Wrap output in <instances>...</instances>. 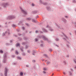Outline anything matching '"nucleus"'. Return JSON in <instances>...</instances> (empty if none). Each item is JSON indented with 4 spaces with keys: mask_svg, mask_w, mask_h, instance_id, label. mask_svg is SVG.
I'll use <instances>...</instances> for the list:
<instances>
[{
    "mask_svg": "<svg viewBox=\"0 0 76 76\" xmlns=\"http://www.w3.org/2000/svg\"><path fill=\"white\" fill-rule=\"evenodd\" d=\"M7 68H5V71H4V75L5 76H7Z\"/></svg>",
    "mask_w": 76,
    "mask_h": 76,
    "instance_id": "1",
    "label": "nucleus"
},
{
    "mask_svg": "<svg viewBox=\"0 0 76 76\" xmlns=\"http://www.w3.org/2000/svg\"><path fill=\"white\" fill-rule=\"evenodd\" d=\"M63 34L64 35V37H65V38H64L63 39H64V40H66V39H68V38L67 37V36H66V35L64 34V33H63Z\"/></svg>",
    "mask_w": 76,
    "mask_h": 76,
    "instance_id": "2",
    "label": "nucleus"
},
{
    "mask_svg": "<svg viewBox=\"0 0 76 76\" xmlns=\"http://www.w3.org/2000/svg\"><path fill=\"white\" fill-rule=\"evenodd\" d=\"M20 9L21 10L22 12L24 14H25V15H27V13L26 12H25L24 10H23L22 9V8L20 7Z\"/></svg>",
    "mask_w": 76,
    "mask_h": 76,
    "instance_id": "3",
    "label": "nucleus"
},
{
    "mask_svg": "<svg viewBox=\"0 0 76 76\" xmlns=\"http://www.w3.org/2000/svg\"><path fill=\"white\" fill-rule=\"evenodd\" d=\"M4 56H5L4 57V61H3V63H6V61H4L5 60H6V59H7V58H6V55H5V54H4Z\"/></svg>",
    "mask_w": 76,
    "mask_h": 76,
    "instance_id": "4",
    "label": "nucleus"
},
{
    "mask_svg": "<svg viewBox=\"0 0 76 76\" xmlns=\"http://www.w3.org/2000/svg\"><path fill=\"white\" fill-rule=\"evenodd\" d=\"M15 17L14 16H10L8 18L10 19H14Z\"/></svg>",
    "mask_w": 76,
    "mask_h": 76,
    "instance_id": "5",
    "label": "nucleus"
},
{
    "mask_svg": "<svg viewBox=\"0 0 76 76\" xmlns=\"http://www.w3.org/2000/svg\"><path fill=\"white\" fill-rule=\"evenodd\" d=\"M69 45H70V43L69 42H67L66 43V45L67 47H69Z\"/></svg>",
    "mask_w": 76,
    "mask_h": 76,
    "instance_id": "6",
    "label": "nucleus"
},
{
    "mask_svg": "<svg viewBox=\"0 0 76 76\" xmlns=\"http://www.w3.org/2000/svg\"><path fill=\"white\" fill-rule=\"evenodd\" d=\"M43 39L45 41H46V40H47L48 39L45 37L43 36Z\"/></svg>",
    "mask_w": 76,
    "mask_h": 76,
    "instance_id": "7",
    "label": "nucleus"
},
{
    "mask_svg": "<svg viewBox=\"0 0 76 76\" xmlns=\"http://www.w3.org/2000/svg\"><path fill=\"white\" fill-rule=\"evenodd\" d=\"M42 30L43 31H44V32H47V31L45 30V29H44V28H43L42 29Z\"/></svg>",
    "mask_w": 76,
    "mask_h": 76,
    "instance_id": "8",
    "label": "nucleus"
},
{
    "mask_svg": "<svg viewBox=\"0 0 76 76\" xmlns=\"http://www.w3.org/2000/svg\"><path fill=\"white\" fill-rule=\"evenodd\" d=\"M20 76H22L23 75V72H20Z\"/></svg>",
    "mask_w": 76,
    "mask_h": 76,
    "instance_id": "9",
    "label": "nucleus"
},
{
    "mask_svg": "<svg viewBox=\"0 0 76 76\" xmlns=\"http://www.w3.org/2000/svg\"><path fill=\"white\" fill-rule=\"evenodd\" d=\"M20 45V44H19V43H17L16 44V47H18V46H19Z\"/></svg>",
    "mask_w": 76,
    "mask_h": 76,
    "instance_id": "10",
    "label": "nucleus"
},
{
    "mask_svg": "<svg viewBox=\"0 0 76 76\" xmlns=\"http://www.w3.org/2000/svg\"><path fill=\"white\" fill-rule=\"evenodd\" d=\"M69 73H70V76L73 75H72V73L71 72H69Z\"/></svg>",
    "mask_w": 76,
    "mask_h": 76,
    "instance_id": "11",
    "label": "nucleus"
},
{
    "mask_svg": "<svg viewBox=\"0 0 76 76\" xmlns=\"http://www.w3.org/2000/svg\"><path fill=\"white\" fill-rule=\"evenodd\" d=\"M43 70H47V68H44L43 69Z\"/></svg>",
    "mask_w": 76,
    "mask_h": 76,
    "instance_id": "12",
    "label": "nucleus"
},
{
    "mask_svg": "<svg viewBox=\"0 0 76 76\" xmlns=\"http://www.w3.org/2000/svg\"><path fill=\"white\" fill-rule=\"evenodd\" d=\"M32 22H36V21L34 20H32Z\"/></svg>",
    "mask_w": 76,
    "mask_h": 76,
    "instance_id": "13",
    "label": "nucleus"
},
{
    "mask_svg": "<svg viewBox=\"0 0 76 76\" xmlns=\"http://www.w3.org/2000/svg\"><path fill=\"white\" fill-rule=\"evenodd\" d=\"M18 51L16 50L15 51V54H18Z\"/></svg>",
    "mask_w": 76,
    "mask_h": 76,
    "instance_id": "14",
    "label": "nucleus"
},
{
    "mask_svg": "<svg viewBox=\"0 0 76 76\" xmlns=\"http://www.w3.org/2000/svg\"><path fill=\"white\" fill-rule=\"evenodd\" d=\"M17 58H18V59H19V60H20V59H21V58H20L19 57H17Z\"/></svg>",
    "mask_w": 76,
    "mask_h": 76,
    "instance_id": "15",
    "label": "nucleus"
},
{
    "mask_svg": "<svg viewBox=\"0 0 76 76\" xmlns=\"http://www.w3.org/2000/svg\"><path fill=\"white\" fill-rule=\"evenodd\" d=\"M0 53H3V52L2 51V50H0Z\"/></svg>",
    "mask_w": 76,
    "mask_h": 76,
    "instance_id": "16",
    "label": "nucleus"
},
{
    "mask_svg": "<svg viewBox=\"0 0 76 76\" xmlns=\"http://www.w3.org/2000/svg\"><path fill=\"white\" fill-rule=\"evenodd\" d=\"M56 41H59V39H58L57 38L56 39Z\"/></svg>",
    "mask_w": 76,
    "mask_h": 76,
    "instance_id": "17",
    "label": "nucleus"
},
{
    "mask_svg": "<svg viewBox=\"0 0 76 76\" xmlns=\"http://www.w3.org/2000/svg\"><path fill=\"white\" fill-rule=\"evenodd\" d=\"M44 5H46L47 4V3H43Z\"/></svg>",
    "mask_w": 76,
    "mask_h": 76,
    "instance_id": "18",
    "label": "nucleus"
},
{
    "mask_svg": "<svg viewBox=\"0 0 76 76\" xmlns=\"http://www.w3.org/2000/svg\"><path fill=\"white\" fill-rule=\"evenodd\" d=\"M50 62H49V61H48L47 62V64H49V63H50Z\"/></svg>",
    "mask_w": 76,
    "mask_h": 76,
    "instance_id": "19",
    "label": "nucleus"
},
{
    "mask_svg": "<svg viewBox=\"0 0 76 76\" xmlns=\"http://www.w3.org/2000/svg\"><path fill=\"white\" fill-rule=\"evenodd\" d=\"M15 25L13 24L12 25V27H15Z\"/></svg>",
    "mask_w": 76,
    "mask_h": 76,
    "instance_id": "20",
    "label": "nucleus"
},
{
    "mask_svg": "<svg viewBox=\"0 0 76 76\" xmlns=\"http://www.w3.org/2000/svg\"><path fill=\"white\" fill-rule=\"evenodd\" d=\"M22 44L23 45H25V43L23 42L22 43Z\"/></svg>",
    "mask_w": 76,
    "mask_h": 76,
    "instance_id": "21",
    "label": "nucleus"
},
{
    "mask_svg": "<svg viewBox=\"0 0 76 76\" xmlns=\"http://www.w3.org/2000/svg\"><path fill=\"white\" fill-rule=\"evenodd\" d=\"M35 41H38V39H35Z\"/></svg>",
    "mask_w": 76,
    "mask_h": 76,
    "instance_id": "22",
    "label": "nucleus"
},
{
    "mask_svg": "<svg viewBox=\"0 0 76 76\" xmlns=\"http://www.w3.org/2000/svg\"><path fill=\"white\" fill-rule=\"evenodd\" d=\"M40 46L41 47H42L43 46V45H42V44H41Z\"/></svg>",
    "mask_w": 76,
    "mask_h": 76,
    "instance_id": "23",
    "label": "nucleus"
},
{
    "mask_svg": "<svg viewBox=\"0 0 76 76\" xmlns=\"http://www.w3.org/2000/svg\"><path fill=\"white\" fill-rule=\"evenodd\" d=\"M33 62V63H34L35 62V61L34 60H33L32 61Z\"/></svg>",
    "mask_w": 76,
    "mask_h": 76,
    "instance_id": "24",
    "label": "nucleus"
},
{
    "mask_svg": "<svg viewBox=\"0 0 76 76\" xmlns=\"http://www.w3.org/2000/svg\"><path fill=\"white\" fill-rule=\"evenodd\" d=\"M32 6H34V4H32Z\"/></svg>",
    "mask_w": 76,
    "mask_h": 76,
    "instance_id": "25",
    "label": "nucleus"
},
{
    "mask_svg": "<svg viewBox=\"0 0 76 76\" xmlns=\"http://www.w3.org/2000/svg\"><path fill=\"white\" fill-rule=\"evenodd\" d=\"M28 46L26 45V48H28Z\"/></svg>",
    "mask_w": 76,
    "mask_h": 76,
    "instance_id": "26",
    "label": "nucleus"
},
{
    "mask_svg": "<svg viewBox=\"0 0 76 76\" xmlns=\"http://www.w3.org/2000/svg\"><path fill=\"white\" fill-rule=\"evenodd\" d=\"M2 35H3V36H4V35H5V34L4 33H3Z\"/></svg>",
    "mask_w": 76,
    "mask_h": 76,
    "instance_id": "27",
    "label": "nucleus"
},
{
    "mask_svg": "<svg viewBox=\"0 0 76 76\" xmlns=\"http://www.w3.org/2000/svg\"><path fill=\"white\" fill-rule=\"evenodd\" d=\"M20 50H21L22 51H23V49H21V48H20Z\"/></svg>",
    "mask_w": 76,
    "mask_h": 76,
    "instance_id": "28",
    "label": "nucleus"
},
{
    "mask_svg": "<svg viewBox=\"0 0 76 76\" xmlns=\"http://www.w3.org/2000/svg\"><path fill=\"white\" fill-rule=\"evenodd\" d=\"M65 18H68V17H67L66 16H65Z\"/></svg>",
    "mask_w": 76,
    "mask_h": 76,
    "instance_id": "29",
    "label": "nucleus"
},
{
    "mask_svg": "<svg viewBox=\"0 0 76 76\" xmlns=\"http://www.w3.org/2000/svg\"><path fill=\"white\" fill-rule=\"evenodd\" d=\"M27 52H28V53H30L29 50H28Z\"/></svg>",
    "mask_w": 76,
    "mask_h": 76,
    "instance_id": "30",
    "label": "nucleus"
},
{
    "mask_svg": "<svg viewBox=\"0 0 76 76\" xmlns=\"http://www.w3.org/2000/svg\"><path fill=\"white\" fill-rule=\"evenodd\" d=\"M66 56L67 57H69V55H68L67 56Z\"/></svg>",
    "mask_w": 76,
    "mask_h": 76,
    "instance_id": "31",
    "label": "nucleus"
},
{
    "mask_svg": "<svg viewBox=\"0 0 76 76\" xmlns=\"http://www.w3.org/2000/svg\"><path fill=\"white\" fill-rule=\"evenodd\" d=\"M22 28H23V30H24V29H25V28H24V27H23Z\"/></svg>",
    "mask_w": 76,
    "mask_h": 76,
    "instance_id": "32",
    "label": "nucleus"
},
{
    "mask_svg": "<svg viewBox=\"0 0 76 76\" xmlns=\"http://www.w3.org/2000/svg\"><path fill=\"white\" fill-rule=\"evenodd\" d=\"M40 2L41 3H42V1H40Z\"/></svg>",
    "mask_w": 76,
    "mask_h": 76,
    "instance_id": "33",
    "label": "nucleus"
},
{
    "mask_svg": "<svg viewBox=\"0 0 76 76\" xmlns=\"http://www.w3.org/2000/svg\"><path fill=\"white\" fill-rule=\"evenodd\" d=\"M45 57H47V56L46 55H45Z\"/></svg>",
    "mask_w": 76,
    "mask_h": 76,
    "instance_id": "34",
    "label": "nucleus"
},
{
    "mask_svg": "<svg viewBox=\"0 0 76 76\" xmlns=\"http://www.w3.org/2000/svg\"><path fill=\"white\" fill-rule=\"evenodd\" d=\"M50 51H53V50H52V49H50Z\"/></svg>",
    "mask_w": 76,
    "mask_h": 76,
    "instance_id": "35",
    "label": "nucleus"
},
{
    "mask_svg": "<svg viewBox=\"0 0 76 76\" xmlns=\"http://www.w3.org/2000/svg\"><path fill=\"white\" fill-rule=\"evenodd\" d=\"M44 73H45L46 72L45 71H43Z\"/></svg>",
    "mask_w": 76,
    "mask_h": 76,
    "instance_id": "36",
    "label": "nucleus"
},
{
    "mask_svg": "<svg viewBox=\"0 0 76 76\" xmlns=\"http://www.w3.org/2000/svg\"><path fill=\"white\" fill-rule=\"evenodd\" d=\"M38 32V31H36V33H37Z\"/></svg>",
    "mask_w": 76,
    "mask_h": 76,
    "instance_id": "37",
    "label": "nucleus"
},
{
    "mask_svg": "<svg viewBox=\"0 0 76 76\" xmlns=\"http://www.w3.org/2000/svg\"><path fill=\"white\" fill-rule=\"evenodd\" d=\"M28 66H29L28 65H26V67H28Z\"/></svg>",
    "mask_w": 76,
    "mask_h": 76,
    "instance_id": "38",
    "label": "nucleus"
},
{
    "mask_svg": "<svg viewBox=\"0 0 76 76\" xmlns=\"http://www.w3.org/2000/svg\"><path fill=\"white\" fill-rule=\"evenodd\" d=\"M12 57H15V56H12Z\"/></svg>",
    "mask_w": 76,
    "mask_h": 76,
    "instance_id": "39",
    "label": "nucleus"
},
{
    "mask_svg": "<svg viewBox=\"0 0 76 76\" xmlns=\"http://www.w3.org/2000/svg\"><path fill=\"white\" fill-rule=\"evenodd\" d=\"M20 36V35H21V34H18Z\"/></svg>",
    "mask_w": 76,
    "mask_h": 76,
    "instance_id": "40",
    "label": "nucleus"
},
{
    "mask_svg": "<svg viewBox=\"0 0 76 76\" xmlns=\"http://www.w3.org/2000/svg\"><path fill=\"white\" fill-rule=\"evenodd\" d=\"M28 20H31V19H29V18H28Z\"/></svg>",
    "mask_w": 76,
    "mask_h": 76,
    "instance_id": "41",
    "label": "nucleus"
},
{
    "mask_svg": "<svg viewBox=\"0 0 76 76\" xmlns=\"http://www.w3.org/2000/svg\"><path fill=\"white\" fill-rule=\"evenodd\" d=\"M11 50H13V49H11Z\"/></svg>",
    "mask_w": 76,
    "mask_h": 76,
    "instance_id": "42",
    "label": "nucleus"
},
{
    "mask_svg": "<svg viewBox=\"0 0 76 76\" xmlns=\"http://www.w3.org/2000/svg\"><path fill=\"white\" fill-rule=\"evenodd\" d=\"M26 25H28V24H26Z\"/></svg>",
    "mask_w": 76,
    "mask_h": 76,
    "instance_id": "43",
    "label": "nucleus"
},
{
    "mask_svg": "<svg viewBox=\"0 0 76 76\" xmlns=\"http://www.w3.org/2000/svg\"><path fill=\"white\" fill-rule=\"evenodd\" d=\"M64 75H65V72H64Z\"/></svg>",
    "mask_w": 76,
    "mask_h": 76,
    "instance_id": "44",
    "label": "nucleus"
},
{
    "mask_svg": "<svg viewBox=\"0 0 76 76\" xmlns=\"http://www.w3.org/2000/svg\"><path fill=\"white\" fill-rule=\"evenodd\" d=\"M6 5H7V4H6Z\"/></svg>",
    "mask_w": 76,
    "mask_h": 76,
    "instance_id": "45",
    "label": "nucleus"
},
{
    "mask_svg": "<svg viewBox=\"0 0 76 76\" xmlns=\"http://www.w3.org/2000/svg\"><path fill=\"white\" fill-rule=\"evenodd\" d=\"M11 41H11V40L10 41V42H12Z\"/></svg>",
    "mask_w": 76,
    "mask_h": 76,
    "instance_id": "46",
    "label": "nucleus"
},
{
    "mask_svg": "<svg viewBox=\"0 0 76 76\" xmlns=\"http://www.w3.org/2000/svg\"><path fill=\"white\" fill-rule=\"evenodd\" d=\"M56 46H57V47H58V45H56Z\"/></svg>",
    "mask_w": 76,
    "mask_h": 76,
    "instance_id": "47",
    "label": "nucleus"
},
{
    "mask_svg": "<svg viewBox=\"0 0 76 76\" xmlns=\"http://www.w3.org/2000/svg\"><path fill=\"white\" fill-rule=\"evenodd\" d=\"M53 75H54V74H53L52 76Z\"/></svg>",
    "mask_w": 76,
    "mask_h": 76,
    "instance_id": "48",
    "label": "nucleus"
},
{
    "mask_svg": "<svg viewBox=\"0 0 76 76\" xmlns=\"http://www.w3.org/2000/svg\"><path fill=\"white\" fill-rule=\"evenodd\" d=\"M10 34V33H8V34Z\"/></svg>",
    "mask_w": 76,
    "mask_h": 76,
    "instance_id": "49",
    "label": "nucleus"
},
{
    "mask_svg": "<svg viewBox=\"0 0 76 76\" xmlns=\"http://www.w3.org/2000/svg\"><path fill=\"white\" fill-rule=\"evenodd\" d=\"M47 26V27H48V26Z\"/></svg>",
    "mask_w": 76,
    "mask_h": 76,
    "instance_id": "50",
    "label": "nucleus"
},
{
    "mask_svg": "<svg viewBox=\"0 0 76 76\" xmlns=\"http://www.w3.org/2000/svg\"><path fill=\"white\" fill-rule=\"evenodd\" d=\"M7 32V31H6V32H5V33H6Z\"/></svg>",
    "mask_w": 76,
    "mask_h": 76,
    "instance_id": "51",
    "label": "nucleus"
},
{
    "mask_svg": "<svg viewBox=\"0 0 76 76\" xmlns=\"http://www.w3.org/2000/svg\"><path fill=\"white\" fill-rule=\"evenodd\" d=\"M38 16H37V17L38 18Z\"/></svg>",
    "mask_w": 76,
    "mask_h": 76,
    "instance_id": "52",
    "label": "nucleus"
},
{
    "mask_svg": "<svg viewBox=\"0 0 76 76\" xmlns=\"http://www.w3.org/2000/svg\"><path fill=\"white\" fill-rule=\"evenodd\" d=\"M1 26H0V27Z\"/></svg>",
    "mask_w": 76,
    "mask_h": 76,
    "instance_id": "53",
    "label": "nucleus"
},
{
    "mask_svg": "<svg viewBox=\"0 0 76 76\" xmlns=\"http://www.w3.org/2000/svg\"><path fill=\"white\" fill-rule=\"evenodd\" d=\"M73 2H75L74 1H73Z\"/></svg>",
    "mask_w": 76,
    "mask_h": 76,
    "instance_id": "54",
    "label": "nucleus"
}]
</instances>
